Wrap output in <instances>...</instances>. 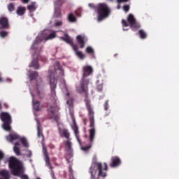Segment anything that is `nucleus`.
Listing matches in <instances>:
<instances>
[{"instance_id": "1", "label": "nucleus", "mask_w": 179, "mask_h": 179, "mask_svg": "<svg viewBox=\"0 0 179 179\" xmlns=\"http://www.w3.org/2000/svg\"><path fill=\"white\" fill-rule=\"evenodd\" d=\"M57 70H61V64H59V62H55L54 71H52V67H50L49 69V75L48 78H49L51 96L53 97L55 102L52 105L48 103L46 106L49 120H53L56 122H58V120L59 119V115L55 113V110L58 108V106H57V92L55 91L57 83V79H55V77L57 76L55 74L57 73Z\"/></svg>"}, {"instance_id": "2", "label": "nucleus", "mask_w": 179, "mask_h": 179, "mask_svg": "<svg viewBox=\"0 0 179 179\" xmlns=\"http://www.w3.org/2000/svg\"><path fill=\"white\" fill-rule=\"evenodd\" d=\"M93 74V67L92 66H85L83 67V78L80 81L79 86L76 87V90L78 93H84L85 94V102L86 100H89V79L85 78L87 76Z\"/></svg>"}, {"instance_id": "3", "label": "nucleus", "mask_w": 179, "mask_h": 179, "mask_svg": "<svg viewBox=\"0 0 179 179\" xmlns=\"http://www.w3.org/2000/svg\"><path fill=\"white\" fill-rule=\"evenodd\" d=\"M107 171H108L107 163H103V164L94 162L90 168L89 173L91 175V179H100V177L102 178L107 177Z\"/></svg>"}, {"instance_id": "4", "label": "nucleus", "mask_w": 179, "mask_h": 179, "mask_svg": "<svg viewBox=\"0 0 179 179\" xmlns=\"http://www.w3.org/2000/svg\"><path fill=\"white\" fill-rule=\"evenodd\" d=\"M88 6L91 8V9L96 10L98 22L104 20V19L108 17L111 13V10H110V8H108L106 3H100L97 6L90 3Z\"/></svg>"}, {"instance_id": "5", "label": "nucleus", "mask_w": 179, "mask_h": 179, "mask_svg": "<svg viewBox=\"0 0 179 179\" xmlns=\"http://www.w3.org/2000/svg\"><path fill=\"white\" fill-rule=\"evenodd\" d=\"M85 106L86 108L88 111V117L90 120V127L92 128L90 130V141L93 143L94 141V136L96 135V129L94 128V110H93V108L92 107V104H90V100H85Z\"/></svg>"}, {"instance_id": "6", "label": "nucleus", "mask_w": 179, "mask_h": 179, "mask_svg": "<svg viewBox=\"0 0 179 179\" xmlns=\"http://www.w3.org/2000/svg\"><path fill=\"white\" fill-rule=\"evenodd\" d=\"M8 167L13 176L15 177H20V175L23 174V164L15 157L8 159Z\"/></svg>"}, {"instance_id": "7", "label": "nucleus", "mask_w": 179, "mask_h": 179, "mask_svg": "<svg viewBox=\"0 0 179 179\" xmlns=\"http://www.w3.org/2000/svg\"><path fill=\"white\" fill-rule=\"evenodd\" d=\"M0 120H1L3 124L2 127L4 131L10 132L12 131V116L8 112H1Z\"/></svg>"}, {"instance_id": "8", "label": "nucleus", "mask_w": 179, "mask_h": 179, "mask_svg": "<svg viewBox=\"0 0 179 179\" xmlns=\"http://www.w3.org/2000/svg\"><path fill=\"white\" fill-rule=\"evenodd\" d=\"M6 139L8 141V142H13V141H17L20 139V141L22 142L24 148H29V142H27V139H26L24 137L20 138V136L16 134H9L6 136Z\"/></svg>"}, {"instance_id": "9", "label": "nucleus", "mask_w": 179, "mask_h": 179, "mask_svg": "<svg viewBox=\"0 0 179 179\" xmlns=\"http://www.w3.org/2000/svg\"><path fill=\"white\" fill-rule=\"evenodd\" d=\"M127 22L129 23V27L131 29H139L141 28V24L136 22V19L134 17V15L129 14L127 17Z\"/></svg>"}, {"instance_id": "10", "label": "nucleus", "mask_w": 179, "mask_h": 179, "mask_svg": "<svg viewBox=\"0 0 179 179\" xmlns=\"http://www.w3.org/2000/svg\"><path fill=\"white\" fill-rule=\"evenodd\" d=\"M71 128L80 146H82V140H80V136L79 135V127H78V124H76V120H75V118H73V125L71 126Z\"/></svg>"}, {"instance_id": "11", "label": "nucleus", "mask_w": 179, "mask_h": 179, "mask_svg": "<svg viewBox=\"0 0 179 179\" xmlns=\"http://www.w3.org/2000/svg\"><path fill=\"white\" fill-rule=\"evenodd\" d=\"M43 40L40 37H37L36 40L34 41L31 49L35 50V52H40L41 51V48H43V46H41V42Z\"/></svg>"}, {"instance_id": "12", "label": "nucleus", "mask_w": 179, "mask_h": 179, "mask_svg": "<svg viewBox=\"0 0 179 179\" xmlns=\"http://www.w3.org/2000/svg\"><path fill=\"white\" fill-rule=\"evenodd\" d=\"M32 96V106L34 111H41L42 108L44 107L43 104L38 101L34 100V94H31Z\"/></svg>"}, {"instance_id": "13", "label": "nucleus", "mask_w": 179, "mask_h": 179, "mask_svg": "<svg viewBox=\"0 0 179 179\" xmlns=\"http://www.w3.org/2000/svg\"><path fill=\"white\" fill-rule=\"evenodd\" d=\"M110 167L115 168L121 166V159L117 156L112 157L110 159Z\"/></svg>"}, {"instance_id": "14", "label": "nucleus", "mask_w": 179, "mask_h": 179, "mask_svg": "<svg viewBox=\"0 0 179 179\" xmlns=\"http://www.w3.org/2000/svg\"><path fill=\"white\" fill-rule=\"evenodd\" d=\"M43 34L48 36L45 38V41H48V40H52V38H55V37H57V32L55 31L45 30L43 32Z\"/></svg>"}, {"instance_id": "15", "label": "nucleus", "mask_w": 179, "mask_h": 179, "mask_svg": "<svg viewBox=\"0 0 179 179\" xmlns=\"http://www.w3.org/2000/svg\"><path fill=\"white\" fill-rule=\"evenodd\" d=\"M9 27V20L6 17H0V29H8Z\"/></svg>"}, {"instance_id": "16", "label": "nucleus", "mask_w": 179, "mask_h": 179, "mask_svg": "<svg viewBox=\"0 0 179 179\" xmlns=\"http://www.w3.org/2000/svg\"><path fill=\"white\" fill-rule=\"evenodd\" d=\"M65 146L67 148V152L69 156V157H72V142H71V138L67 140L65 142Z\"/></svg>"}, {"instance_id": "17", "label": "nucleus", "mask_w": 179, "mask_h": 179, "mask_svg": "<svg viewBox=\"0 0 179 179\" xmlns=\"http://www.w3.org/2000/svg\"><path fill=\"white\" fill-rule=\"evenodd\" d=\"M60 136L62 138H66V139L69 140L71 139L70 136L71 134H69V131L67 129H63L60 132Z\"/></svg>"}, {"instance_id": "18", "label": "nucleus", "mask_w": 179, "mask_h": 179, "mask_svg": "<svg viewBox=\"0 0 179 179\" xmlns=\"http://www.w3.org/2000/svg\"><path fill=\"white\" fill-rule=\"evenodd\" d=\"M60 39L63 41H65V43H67V44H72L73 43V41L72 40V38L68 35V34H65L64 36L60 37Z\"/></svg>"}, {"instance_id": "19", "label": "nucleus", "mask_w": 179, "mask_h": 179, "mask_svg": "<svg viewBox=\"0 0 179 179\" xmlns=\"http://www.w3.org/2000/svg\"><path fill=\"white\" fill-rule=\"evenodd\" d=\"M43 155L45 156V160L46 164L50 167V169H52V166H51V164L50 163V157L48 156V152H47V148H43Z\"/></svg>"}, {"instance_id": "20", "label": "nucleus", "mask_w": 179, "mask_h": 179, "mask_svg": "<svg viewBox=\"0 0 179 179\" xmlns=\"http://www.w3.org/2000/svg\"><path fill=\"white\" fill-rule=\"evenodd\" d=\"M78 44L80 45V48H85V37L78 35L76 38Z\"/></svg>"}, {"instance_id": "21", "label": "nucleus", "mask_w": 179, "mask_h": 179, "mask_svg": "<svg viewBox=\"0 0 179 179\" xmlns=\"http://www.w3.org/2000/svg\"><path fill=\"white\" fill-rule=\"evenodd\" d=\"M34 68V69H40V65L38 64V59H33L29 68Z\"/></svg>"}, {"instance_id": "22", "label": "nucleus", "mask_w": 179, "mask_h": 179, "mask_svg": "<svg viewBox=\"0 0 179 179\" xmlns=\"http://www.w3.org/2000/svg\"><path fill=\"white\" fill-rule=\"evenodd\" d=\"M17 15L18 16H23L26 13V8L24 6H19L16 10Z\"/></svg>"}, {"instance_id": "23", "label": "nucleus", "mask_w": 179, "mask_h": 179, "mask_svg": "<svg viewBox=\"0 0 179 179\" xmlns=\"http://www.w3.org/2000/svg\"><path fill=\"white\" fill-rule=\"evenodd\" d=\"M0 176L1 177H3V178H10V174L9 173V171L6 170L0 171Z\"/></svg>"}, {"instance_id": "24", "label": "nucleus", "mask_w": 179, "mask_h": 179, "mask_svg": "<svg viewBox=\"0 0 179 179\" xmlns=\"http://www.w3.org/2000/svg\"><path fill=\"white\" fill-rule=\"evenodd\" d=\"M61 16H62L61 8L55 7L54 17H61Z\"/></svg>"}, {"instance_id": "25", "label": "nucleus", "mask_w": 179, "mask_h": 179, "mask_svg": "<svg viewBox=\"0 0 179 179\" xmlns=\"http://www.w3.org/2000/svg\"><path fill=\"white\" fill-rule=\"evenodd\" d=\"M65 1L64 0H57L55 2V8H59L61 9L62 6L64 5Z\"/></svg>"}, {"instance_id": "26", "label": "nucleus", "mask_w": 179, "mask_h": 179, "mask_svg": "<svg viewBox=\"0 0 179 179\" xmlns=\"http://www.w3.org/2000/svg\"><path fill=\"white\" fill-rule=\"evenodd\" d=\"M43 86H44V84L43 83V80H41V83L36 84V87H37V94L38 96L40 97V99H41V92H40V87H43Z\"/></svg>"}, {"instance_id": "27", "label": "nucleus", "mask_w": 179, "mask_h": 179, "mask_svg": "<svg viewBox=\"0 0 179 179\" xmlns=\"http://www.w3.org/2000/svg\"><path fill=\"white\" fill-rule=\"evenodd\" d=\"M38 76V73H37L36 71L29 73L30 80H36V79H37Z\"/></svg>"}, {"instance_id": "28", "label": "nucleus", "mask_w": 179, "mask_h": 179, "mask_svg": "<svg viewBox=\"0 0 179 179\" xmlns=\"http://www.w3.org/2000/svg\"><path fill=\"white\" fill-rule=\"evenodd\" d=\"M28 10H30V12H34L36 10V3L32 2L31 4L27 6Z\"/></svg>"}, {"instance_id": "29", "label": "nucleus", "mask_w": 179, "mask_h": 179, "mask_svg": "<svg viewBox=\"0 0 179 179\" xmlns=\"http://www.w3.org/2000/svg\"><path fill=\"white\" fill-rule=\"evenodd\" d=\"M68 20H69V22L73 23L75 22H76V17H75V15H73V13H70L68 15Z\"/></svg>"}, {"instance_id": "30", "label": "nucleus", "mask_w": 179, "mask_h": 179, "mask_svg": "<svg viewBox=\"0 0 179 179\" xmlns=\"http://www.w3.org/2000/svg\"><path fill=\"white\" fill-rule=\"evenodd\" d=\"M7 8H8V12H15V4L13 3H10L8 6H7Z\"/></svg>"}, {"instance_id": "31", "label": "nucleus", "mask_w": 179, "mask_h": 179, "mask_svg": "<svg viewBox=\"0 0 179 179\" xmlns=\"http://www.w3.org/2000/svg\"><path fill=\"white\" fill-rule=\"evenodd\" d=\"M138 34L140 36V37L143 40L145 38H146V37H148V35L146 34V32H145V31H143V29H141L138 31Z\"/></svg>"}, {"instance_id": "32", "label": "nucleus", "mask_w": 179, "mask_h": 179, "mask_svg": "<svg viewBox=\"0 0 179 179\" xmlns=\"http://www.w3.org/2000/svg\"><path fill=\"white\" fill-rule=\"evenodd\" d=\"M37 132H38V137L42 138V141H44V135H43V131L40 129V125L37 126Z\"/></svg>"}, {"instance_id": "33", "label": "nucleus", "mask_w": 179, "mask_h": 179, "mask_svg": "<svg viewBox=\"0 0 179 179\" xmlns=\"http://www.w3.org/2000/svg\"><path fill=\"white\" fill-rule=\"evenodd\" d=\"M24 155L26 156L27 159H31L33 156V152L30 150H26Z\"/></svg>"}, {"instance_id": "34", "label": "nucleus", "mask_w": 179, "mask_h": 179, "mask_svg": "<svg viewBox=\"0 0 179 179\" xmlns=\"http://www.w3.org/2000/svg\"><path fill=\"white\" fill-rule=\"evenodd\" d=\"M86 52H87V54H90V55H94V50L92 49V47L88 46L86 48Z\"/></svg>"}, {"instance_id": "35", "label": "nucleus", "mask_w": 179, "mask_h": 179, "mask_svg": "<svg viewBox=\"0 0 179 179\" xmlns=\"http://www.w3.org/2000/svg\"><path fill=\"white\" fill-rule=\"evenodd\" d=\"M69 173L70 179H76L75 176H73V169H72V166H69Z\"/></svg>"}, {"instance_id": "36", "label": "nucleus", "mask_w": 179, "mask_h": 179, "mask_svg": "<svg viewBox=\"0 0 179 179\" xmlns=\"http://www.w3.org/2000/svg\"><path fill=\"white\" fill-rule=\"evenodd\" d=\"M13 151L17 156H20V148L19 147L14 146Z\"/></svg>"}, {"instance_id": "37", "label": "nucleus", "mask_w": 179, "mask_h": 179, "mask_svg": "<svg viewBox=\"0 0 179 179\" xmlns=\"http://www.w3.org/2000/svg\"><path fill=\"white\" fill-rule=\"evenodd\" d=\"M77 57H78V58H80V59H83L85 58V55H83V53L80 51H78L77 52H76Z\"/></svg>"}, {"instance_id": "38", "label": "nucleus", "mask_w": 179, "mask_h": 179, "mask_svg": "<svg viewBox=\"0 0 179 179\" xmlns=\"http://www.w3.org/2000/svg\"><path fill=\"white\" fill-rule=\"evenodd\" d=\"M68 106H69V107H73V98H70L67 100L66 101Z\"/></svg>"}, {"instance_id": "39", "label": "nucleus", "mask_w": 179, "mask_h": 179, "mask_svg": "<svg viewBox=\"0 0 179 179\" xmlns=\"http://www.w3.org/2000/svg\"><path fill=\"white\" fill-rule=\"evenodd\" d=\"M70 45L72 47V48H73V51H75V52H78V45H75V44L73 43V42L72 44H71Z\"/></svg>"}, {"instance_id": "40", "label": "nucleus", "mask_w": 179, "mask_h": 179, "mask_svg": "<svg viewBox=\"0 0 179 179\" xmlns=\"http://www.w3.org/2000/svg\"><path fill=\"white\" fill-rule=\"evenodd\" d=\"M0 36L1 37H2L3 38H5V37H6V36H8V31H2L0 32Z\"/></svg>"}, {"instance_id": "41", "label": "nucleus", "mask_w": 179, "mask_h": 179, "mask_svg": "<svg viewBox=\"0 0 179 179\" xmlns=\"http://www.w3.org/2000/svg\"><path fill=\"white\" fill-rule=\"evenodd\" d=\"M90 148H92V145L82 147L81 149H82V150H84V152H87V150H89V149H90Z\"/></svg>"}, {"instance_id": "42", "label": "nucleus", "mask_w": 179, "mask_h": 179, "mask_svg": "<svg viewBox=\"0 0 179 179\" xmlns=\"http://www.w3.org/2000/svg\"><path fill=\"white\" fill-rule=\"evenodd\" d=\"M122 24L123 27H128V22H127V20H122Z\"/></svg>"}, {"instance_id": "43", "label": "nucleus", "mask_w": 179, "mask_h": 179, "mask_svg": "<svg viewBox=\"0 0 179 179\" xmlns=\"http://www.w3.org/2000/svg\"><path fill=\"white\" fill-rule=\"evenodd\" d=\"M123 9L124 12H129V6L128 5H124L123 6Z\"/></svg>"}, {"instance_id": "44", "label": "nucleus", "mask_w": 179, "mask_h": 179, "mask_svg": "<svg viewBox=\"0 0 179 179\" xmlns=\"http://www.w3.org/2000/svg\"><path fill=\"white\" fill-rule=\"evenodd\" d=\"M55 25L57 26V27L59 26H62V21H57L55 23Z\"/></svg>"}, {"instance_id": "45", "label": "nucleus", "mask_w": 179, "mask_h": 179, "mask_svg": "<svg viewBox=\"0 0 179 179\" xmlns=\"http://www.w3.org/2000/svg\"><path fill=\"white\" fill-rule=\"evenodd\" d=\"M104 110H106V111H107V110H108V101H106L105 102V104H104Z\"/></svg>"}, {"instance_id": "46", "label": "nucleus", "mask_w": 179, "mask_h": 179, "mask_svg": "<svg viewBox=\"0 0 179 179\" xmlns=\"http://www.w3.org/2000/svg\"><path fill=\"white\" fill-rule=\"evenodd\" d=\"M5 157V154L2 152V151H0V162L1 160H3V158Z\"/></svg>"}, {"instance_id": "47", "label": "nucleus", "mask_w": 179, "mask_h": 179, "mask_svg": "<svg viewBox=\"0 0 179 179\" xmlns=\"http://www.w3.org/2000/svg\"><path fill=\"white\" fill-rule=\"evenodd\" d=\"M21 179H29V176L27 175H22Z\"/></svg>"}, {"instance_id": "48", "label": "nucleus", "mask_w": 179, "mask_h": 179, "mask_svg": "<svg viewBox=\"0 0 179 179\" xmlns=\"http://www.w3.org/2000/svg\"><path fill=\"white\" fill-rule=\"evenodd\" d=\"M117 3H122V2H128L129 0H117Z\"/></svg>"}, {"instance_id": "49", "label": "nucleus", "mask_w": 179, "mask_h": 179, "mask_svg": "<svg viewBox=\"0 0 179 179\" xmlns=\"http://www.w3.org/2000/svg\"><path fill=\"white\" fill-rule=\"evenodd\" d=\"M22 3H29L30 0H22Z\"/></svg>"}, {"instance_id": "50", "label": "nucleus", "mask_w": 179, "mask_h": 179, "mask_svg": "<svg viewBox=\"0 0 179 179\" xmlns=\"http://www.w3.org/2000/svg\"><path fill=\"white\" fill-rule=\"evenodd\" d=\"M14 146H15L16 148H17V146H20V143H19V142H16L14 145Z\"/></svg>"}, {"instance_id": "51", "label": "nucleus", "mask_w": 179, "mask_h": 179, "mask_svg": "<svg viewBox=\"0 0 179 179\" xmlns=\"http://www.w3.org/2000/svg\"><path fill=\"white\" fill-rule=\"evenodd\" d=\"M3 106L5 107V108H8L9 106H8L7 103H3Z\"/></svg>"}, {"instance_id": "52", "label": "nucleus", "mask_w": 179, "mask_h": 179, "mask_svg": "<svg viewBox=\"0 0 179 179\" xmlns=\"http://www.w3.org/2000/svg\"><path fill=\"white\" fill-rule=\"evenodd\" d=\"M1 110H2V103L1 102H0V111H1Z\"/></svg>"}, {"instance_id": "53", "label": "nucleus", "mask_w": 179, "mask_h": 179, "mask_svg": "<svg viewBox=\"0 0 179 179\" xmlns=\"http://www.w3.org/2000/svg\"><path fill=\"white\" fill-rule=\"evenodd\" d=\"M66 96L67 97H69V96H70L69 92H67L66 94Z\"/></svg>"}, {"instance_id": "54", "label": "nucleus", "mask_w": 179, "mask_h": 179, "mask_svg": "<svg viewBox=\"0 0 179 179\" xmlns=\"http://www.w3.org/2000/svg\"><path fill=\"white\" fill-rule=\"evenodd\" d=\"M0 82H3V79H2V77L0 76Z\"/></svg>"}, {"instance_id": "55", "label": "nucleus", "mask_w": 179, "mask_h": 179, "mask_svg": "<svg viewBox=\"0 0 179 179\" xmlns=\"http://www.w3.org/2000/svg\"><path fill=\"white\" fill-rule=\"evenodd\" d=\"M123 30H124V31H125V30H128V29H123Z\"/></svg>"}, {"instance_id": "56", "label": "nucleus", "mask_w": 179, "mask_h": 179, "mask_svg": "<svg viewBox=\"0 0 179 179\" xmlns=\"http://www.w3.org/2000/svg\"><path fill=\"white\" fill-rule=\"evenodd\" d=\"M117 8L120 9V6H118Z\"/></svg>"}, {"instance_id": "57", "label": "nucleus", "mask_w": 179, "mask_h": 179, "mask_svg": "<svg viewBox=\"0 0 179 179\" xmlns=\"http://www.w3.org/2000/svg\"><path fill=\"white\" fill-rule=\"evenodd\" d=\"M66 90H68V89L66 87Z\"/></svg>"}]
</instances>
